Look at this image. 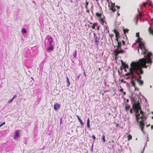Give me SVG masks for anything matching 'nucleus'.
<instances>
[{
	"instance_id": "nucleus-1",
	"label": "nucleus",
	"mask_w": 153,
	"mask_h": 153,
	"mask_svg": "<svg viewBox=\"0 0 153 153\" xmlns=\"http://www.w3.org/2000/svg\"><path fill=\"white\" fill-rule=\"evenodd\" d=\"M151 55V53H148L147 56L146 57L145 56L144 58L140 59L139 61L137 62H132L131 64L129 72L125 74L124 76H131L133 79L137 80L136 78L133 75V70H135L136 73L138 75L143 74V72L142 70V68H146L147 67V65H146V63L151 64L152 63L150 58Z\"/></svg>"
},
{
	"instance_id": "nucleus-2",
	"label": "nucleus",
	"mask_w": 153,
	"mask_h": 153,
	"mask_svg": "<svg viewBox=\"0 0 153 153\" xmlns=\"http://www.w3.org/2000/svg\"><path fill=\"white\" fill-rule=\"evenodd\" d=\"M134 108L136 112V117L137 122H139V124L141 130L143 132L144 121L146 118L144 117L143 112L141 110L139 105L137 104L133 105Z\"/></svg>"
},
{
	"instance_id": "nucleus-3",
	"label": "nucleus",
	"mask_w": 153,
	"mask_h": 153,
	"mask_svg": "<svg viewBox=\"0 0 153 153\" xmlns=\"http://www.w3.org/2000/svg\"><path fill=\"white\" fill-rule=\"evenodd\" d=\"M136 36L138 37V39L136 41V42L138 43V52H140V51L142 52L141 54H143L146 57L148 53L151 52H147V50L146 49L145 47V45L144 42L142 40V39L139 37V33H137Z\"/></svg>"
},
{
	"instance_id": "nucleus-4",
	"label": "nucleus",
	"mask_w": 153,
	"mask_h": 153,
	"mask_svg": "<svg viewBox=\"0 0 153 153\" xmlns=\"http://www.w3.org/2000/svg\"><path fill=\"white\" fill-rule=\"evenodd\" d=\"M117 49L114 51V54L116 56L120 53H123V51L120 48V44L118 41H117Z\"/></svg>"
},
{
	"instance_id": "nucleus-5",
	"label": "nucleus",
	"mask_w": 153,
	"mask_h": 153,
	"mask_svg": "<svg viewBox=\"0 0 153 153\" xmlns=\"http://www.w3.org/2000/svg\"><path fill=\"white\" fill-rule=\"evenodd\" d=\"M108 6L110 9L112 10L113 12H114L115 10L114 8L115 4L112 2L108 3Z\"/></svg>"
},
{
	"instance_id": "nucleus-6",
	"label": "nucleus",
	"mask_w": 153,
	"mask_h": 153,
	"mask_svg": "<svg viewBox=\"0 0 153 153\" xmlns=\"http://www.w3.org/2000/svg\"><path fill=\"white\" fill-rule=\"evenodd\" d=\"M60 105L57 103L55 104L54 105V108L55 111L59 110L60 109Z\"/></svg>"
},
{
	"instance_id": "nucleus-7",
	"label": "nucleus",
	"mask_w": 153,
	"mask_h": 153,
	"mask_svg": "<svg viewBox=\"0 0 153 153\" xmlns=\"http://www.w3.org/2000/svg\"><path fill=\"white\" fill-rule=\"evenodd\" d=\"M20 133L19 130H17L16 131L14 137V139H17L18 138V137Z\"/></svg>"
},
{
	"instance_id": "nucleus-8",
	"label": "nucleus",
	"mask_w": 153,
	"mask_h": 153,
	"mask_svg": "<svg viewBox=\"0 0 153 153\" xmlns=\"http://www.w3.org/2000/svg\"><path fill=\"white\" fill-rule=\"evenodd\" d=\"M104 19L105 17L103 16V17L101 18L100 19V22L102 24L104 25L105 23L106 24V22L104 20Z\"/></svg>"
},
{
	"instance_id": "nucleus-9",
	"label": "nucleus",
	"mask_w": 153,
	"mask_h": 153,
	"mask_svg": "<svg viewBox=\"0 0 153 153\" xmlns=\"http://www.w3.org/2000/svg\"><path fill=\"white\" fill-rule=\"evenodd\" d=\"M140 79L141 77L140 76L138 79H137V80L140 85H142L143 84V82L140 80Z\"/></svg>"
},
{
	"instance_id": "nucleus-10",
	"label": "nucleus",
	"mask_w": 153,
	"mask_h": 153,
	"mask_svg": "<svg viewBox=\"0 0 153 153\" xmlns=\"http://www.w3.org/2000/svg\"><path fill=\"white\" fill-rule=\"evenodd\" d=\"M122 65L125 68H128V65L127 64H126L125 62H122Z\"/></svg>"
},
{
	"instance_id": "nucleus-11",
	"label": "nucleus",
	"mask_w": 153,
	"mask_h": 153,
	"mask_svg": "<svg viewBox=\"0 0 153 153\" xmlns=\"http://www.w3.org/2000/svg\"><path fill=\"white\" fill-rule=\"evenodd\" d=\"M76 117L77 118V119H78L79 122L80 123L81 125H82V126H83V123L82 122V120L79 118V116H78L77 115L76 116Z\"/></svg>"
},
{
	"instance_id": "nucleus-12",
	"label": "nucleus",
	"mask_w": 153,
	"mask_h": 153,
	"mask_svg": "<svg viewBox=\"0 0 153 153\" xmlns=\"http://www.w3.org/2000/svg\"><path fill=\"white\" fill-rule=\"evenodd\" d=\"M53 47L52 45H51L47 49L48 51H50L53 50Z\"/></svg>"
},
{
	"instance_id": "nucleus-13",
	"label": "nucleus",
	"mask_w": 153,
	"mask_h": 153,
	"mask_svg": "<svg viewBox=\"0 0 153 153\" xmlns=\"http://www.w3.org/2000/svg\"><path fill=\"white\" fill-rule=\"evenodd\" d=\"M114 31L115 33L116 37L117 38V36H118V35H119V32L116 30H114Z\"/></svg>"
},
{
	"instance_id": "nucleus-14",
	"label": "nucleus",
	"mask_w": 153,
	"mask_h": 153,
	"mask_svg": "<svg viewBox=\"0 0 153 153\" xmlns=\"http://www.w3.org/2000/svg\"><path fill=\"white\" fill-rule=\"evenodd\" d=\"M87 128H89L90 127V121H89V118H88L87 119Z\"/></svg>"
},
{
	"instance_id": "nucleus-15",
	"label": "nucleus",
	"mask_w": 153,
	"mask_h": 153,
	"mask_svg": "<svg viewBox=\"0 0 153 153\" xmlns=\"http://www.w3.org/2000/svg\"><path fill=\"white\" fill-rule=\"evenodd\" d=\"M66 81L67 83L68 86L69 87L70 85V83L69 80V79L68 77H66Z\"/></svg>"
},
{
	"instance_id": "nucleus-16",
	"label": "nucleus",
	"mask_w": 153,
	"mask_h": 153,
	"mask_svg": "<svg viewBox=\"0 0 153 153\" xmlns=\"http://www.w3.org/2000/svg\"><path fill=\"white\" fill-rule=\"evenodd\" d=\"M130 108V106L129 105H125V109L126 110H128Z\"/></svg>"
},
{
	"instance_id": "nucleus-17",
	"label": "nucleus",
	"mask_w": 153,
	"mask_h": 153,
	"mask_svg": "<svg viewBox=\"0 0 153 153\" xmlns=\"http://www.w3.org/2000/svg\"><path fill=\"white\" fill-rule=\"evenodd\" d=\"M94 38L95 39V41L96 42H97V36H96V34L95 33H94Z\"/></svg>"
},
{
	"instance_id": "nucleus-18",
	"label": "nucleus",
	"mask_w": 153,
	"mask_h": 153,
	"mask_svg": "<svg viewBox=\"0 0 153 153\" xmlns=\"http://www.w3.org/2000/svg\"><path fill=\"white\" fill-rule=\"evenodd\" d=\"M128 140H131L132 138V136L131 135L129 134L128 136Z\"/></svg>"
},
{
	"instance_id": "nucleus-19",
	"label": "nucleus",
	"mask_w": 153,
	"mask_h": 153,
	"mask_svg": "<svg viewBox=\"0 0 153 153\" xmlns=\"http://www.w3.org/2000/svg\"><path fill=\"white\" fill-rule=\"evenodd\" d=\"M149 31L150 33L153 35V30H151L150 27L149 28Z\"/></svg>"
},
{
	"instance_id": "nucleus-20",
	"label": "nucleus",
	"mask_w": 153,
	"mask_h": 153,
	"mask_svg": "<svg viewBox=\"0 0 153 153\" xmlns=\"http://www.w3.org/2000/svg\"><path fill=\"white\" fill-rule=\"evenodd\" d=\"M48 41L49 42V44H51L52 43V39L51 38H49L48 39Z\"/></svg>"
},
{
	"instance_id": "nucleus-21",
	"label": "nucleus",
	"mask_w": 153,
	"mask_h": 153,
	"mask_svg": "<svg viewBox=\"0 0 153 153\" xmlns=\"http://www.w3.org/2000/svg\"><path fill=\"white\" fill-rule=\"evenodd\" d=\"M96 16L98 17H100L102 16L101 14L98 13H96Z\"/></svg>"
},
{
	"instance_id": "nucleus-22",
	"label": "nucleus",
	"mask_w": 153,
	"mask_h": 153,
	"mask_svg": "<svg viewBox=\"0 0 153 153\" xmlns=\"http://www.w3.org/2000/svg\"><path fill=\"white\" fill-rule=\"evenodd\" d=\"M22 32L24 33H26L27 32L26 30V29L25 28H23L22 29Z\"/></svg>"
},
{
	"instance_id": "nucleus-23",
	"label": "nucleus",
	"mask_w": 153,
	"mask_h": 153,
	"mask_svg": "<svg viewBox=\"0 0 153 153\" xmlns=\"http://www.w3.org/2000/svg\"><path fill=\"white\" fill-rule=\"evenodd\" d=\"M102 139L103 140V143H104L105 141V136L104 135H103L102 137Z\"/></svg>"
},
{
	"instance_id": "nucleus-24",
	"label": "nucleus",
	"mask_w": 153,
	"mask_h": 153,
	"mask_svg": "<svg viewBox=\"0 0 153 153\" xmlns=\"http://www.w3.org/2000/svg\"><path fill=\"white\" fill-rule=\"evenodd\" d=\"M128 30L127 29H123V31L125 34H126V33L128 32Z\"/></svg>"
},
{
	"instance_id": "nucleus-25",
	"label": "nucleus",
	"mask_w": 153,
	"mask_h": 153,
	"mask_svg": "<svg viewBox=\"0 0 153 153\" xmlns=\"http://www.w3.org/2000/svg\"><path fill=\"white\" fill-rule=\"evenodd\" d=\"M95 25H96V24L95 23H94L93 25L92 26V28L93 29H94L95 28Z\"/></svg>"
},
{
	"instance_id": "nucleus-26",
	"label": "nucleus",
	"mask_w": 153,
	"mask_h": 153,
	"mask_svg": "<svg viewBox=\"0 0 153 153\" xmlns=\"http://www.w3.org/2000/svg\"><path fill=\"white\" fill-rule=\"evenodd\" d=\"M131 83L132 84V85L133 86H135V84L134 82L133 81H131Z\"/></svg>"
},
{
	"instance_id": "nucleus-27",
	"label": "nucleus",
	"mask_w": 153,
	"mask_h": 153,
	"mask_svg": "<svg viewBox=\"0 0 153 153\" xmlns=\"http://www.w3.org/2000/svg\"><path fill=\"white\" fill-rule=\"evenodd\" d=\"M74 55L75 57H76V51H74Z\"/></svg>"
},
{
	"instance_id": "nucleus-28",
	"label": "nucleus",
	"mask_w": 153,
	"mask_h": 153,
	"mask_svg": "<svg viewBox=\"0 0 153 153\" xmlns=\"http://www.w3.org/2000/svg\"><path fill=\"white\" fill-rule=\"evenodd\" d=\"M5 124V122H4L2 123L0 125V127H1L2 126L4 125Z\"/></svg>"
},
{
	"instance_id": "nucleus-29",
	"label": "nucleus",
	"mask_w": 153,
	"mask_h": 153,
	"mask_svg": "<svg viewBox=\"0 0 153 153\" xmlns=\"http://www.w3.org/2000/svg\"><path fill=\"white\" fill-rule=\"evenodd\" d=\"M13 99L12 98L10 101L8 102V103H10L13 100Z\"/></svg>"
},
{
	"instance_id": "nucleus-30",
	"label": "nucleus",
	"mask_w": 153,
	"mask_h": 153,
	"mask_svg": "<svg viewBox=\"0 0 153 153\" xmlns=\"http://www.w3.org/2000/svg\"><path fill=\"white\" fill-rule=\"evenodd\" d=\"M92 137L93 138V139L94 140H95L96 139V137L94 135H92Z\"/></svg>"
},
{
	"instance_id": "nucleus-31",
	"label": "nucleus",
	"mask_w": 153,
	"mask_h": 153,
	"mask_svg": "<svg viewBox=\"0 0 153 153\" xmlns=\"http://www.w3.org/2000/svg\"><path fill=\"white\" fill-rule=\"evenodd\" d=\"M147 3L144 2L143 3V5L144 6H145Z\"/></svg>"
},
{
	"instance_id": "nucleus-32",
	"label": "nucleus",
	"mask_w": 153,
	"mask_h": 153,
	"mask_svg": "<svg viewBox=\"0 0 153 153\" xmlns=\"http://www.w3.org/2000/svg\"><path fill=\"white\" fill-rule=\"evenodd\" d=\"M16 95H14L13 97L12 98L13 99L14 98H16Z\"/></svg>"
},
{
	"instance_id": "nucleus-33",
	"label": "nucleus",
	"mask_w": 153,
	"mask_h": 153,
	"mask_svg": "<svg viewBox=\"0 0 153 153\" xmlns=\"http://www.w3.org/2000/svg\"><path fill=\"white\" fill-rule=\"evenodd\" d=\"M126 86L127 87H129V85L128 83H127L126 84Z\"/></svg>"
},
{
	"instance_id": "nucleus-34",
	"label": "nucleus",
	"mask_w": 153,
	"mask_h": 153,
	"mask_svg": "<svg viewBox=\"0 0 153 153\" xmlns=\"http://www.w3.org/2000/svg\"><path fill=\"white\" fill-rule=\"evenodd\" d=\"M120 92H123V89H122V88H121L120 90Z\"/></svg>"
},
{
	"instance_id": "nucleus-35",
	"label": "nucleus",
	"mask_w": 153,
	"mask_h": 153,
	"mask_svg": "<svg viewBox=\"0 0 153 153\" xmlns=\"http://www.w3.org/2000/svg\"><path fill=\"white\" fill-rule=\"evenodd\" d=\"M120 81L121 82H123V79H122L121 80H120Z\"/></svg>"
},
{
	"instance_id": "nucleus-36",
	"label": "nucleus",
	"mask_w": 153,
	"mask_h": 153,
	"mask_svg": "<svg viewBox=\"0 0 153 153\" xmlns=\"http://www.w3.org/2000/svg\"><path fill=\"white\" fill-rule=\"evenodd\" d=\"M129 76H127L128 77H127L126 79H128L129 78Z\"/></svg>"
},
{
	"instance_id": "nucleus-37",
	"label": "nucleus",
	"mask_w": 153,
	"mask_h": 153,
	"mask_svg": "<svg viewBox=\"0 0 153 153\" xmlns=\"http://www.w3.org/2000/svg\"><path fill=\"white\" fill-rule=\"evenodd\" d=\"M116 7L118 9H119L120 8V7L119 6H117Z\"/></svg>"
},
{
	"instance_id": "nucleus-38",
	"label": "nucleus",
	"mask_w": 153,
	"mask_h": 153,
	"mask_svg": "<svg viewBox=\"0 0 153 153\" xmlns=\"http://www.w3.org/2000/svg\"><path fill=\"white\" fill-rule=\"evenodd\" d=\"M130 112L131 113H132V110L131 109H130Z\"/></svg>"
},
{
	"instance_id": "nucleus-39",
	"label": "nucleus",
	"mask_w": 153,
	"mask_h": 153,
	"mask_svg": "<svg viewBox=\"0 0 153 153\" xmlns=\"http://www.w3.org/2000/svg\"><path fill=\"white\" fill-rule=\"evenodd\" d=\"M88 2H86V5H88Z\"/></svg>"
},
{
	"instance_id": "nucleus-40",
	"label": "nucleus",
	"mask_w": 153,
	"mask_h": 153,
	"mask_svg": "<svg viewBox=\"0 0 153 153\" xmlns=\"http://www.w3.org/2000/svg\"><path fill=\"white\" fill-rule=\"evenodd\" d=\"M122 42H123V45H125V43L124 41H122Z\"/></svg>"
},
{
	"instance_id": "nucleus-41",
	"label": "nucleus",
	"mask_w": 153,
	"mask_h": 153,
	"mask_svg": "<svg viewBox=\"0 0 153 153\" xmlns=\"http://www.w3.org/2000/svg\"><path fill=\"white\" fill-rule=\"evenodd\" d=\"M105 28L107 30L108 29V27L107 26H106Z\"/></svg>"
},
{
	"instance_id": "nucleus-42",
	"label": "nucleus",
	"mask_w": 153,
	"mask_h": 153,
	"mask_svg": "<svg viewBox=\"0 0 153 153\" xmlns=\"http://www.w3.org/2000/svg\"><path fill=\"white\" fill-rule=\"evenodd\" d=\"M135 90H138V88H135Z\"/></svg>"
},
{
	"instance_id": "nucleus-43",
	"label": "nucleus",
	"mask_w": 153,
	"mask_h": 153,
	"mask_svg": "<svg viewBox=\"0 0 153 153\" xmlns=\"http://www.w3.org/2000/svg\"><path fill=\"white\" fill-rule=\"evenodd\" d=\"M151 128L152 129H153V126H151Z\"/></svg>"
},
{
	"instance_id": "nucleus-44",
	"label": "nucleus",
	"mask_w": 153,
	"mask_h": 153,
	"mask_svg": "<svg viewBox=\"0 0 153 153\" xmlns=\"http://www.w3.org/2000/svg\"><path fill=\"white\" fill-rule=\"evenodd\" d=\"M87 6H88V5H86V6H85V7L86 9H87Z\"/></svg>"
},
{
	"instance_id": "nucleus-45",
	"label": "nucleus",
	"mask_w": 153,
	"mask_h": 153,
	"mask_svg": "<svg viewBox=\"0 0 153 153\" xmlns=\"http://www.w3.org/2000/svg\"><path fill=\"white\" fill-rule=\"evenodd\" d=\"M87 9V12H89V10L88 9Z\"/></svg>"
},
{
	"instance_id": "nucleus-46",
	"label": "nucleus",
	"mask_w": 153,
	"mask_h": 153,
	"mask_svg": "<svg viewBox=\"0 0 153 153\" xmlns=\"http://www.w3.org/2000/svg\"><path fill=\"white\" fill-rule=\"evenodd\" d=\"M123 94H124V95H125L126 94V93L125 92H123Z\"/></svg>"
},
{
	"instance_id": "nucleus-47",
	"label": "nucleus",
	"mask_w": 153,
	"mask_h": 153,
	"mask_svg": "<svg viewBox=\"0 0 153 153\" xmlns=\"http://www.w3.org/2000/svg\"><path fill=\"white\" fill-rule=\"evenodd\" d=\"M126 101H127V102H128V99H127L126 100Z\"/></svg>"
},
{
	"instance_id": "nucleus-48",
	"label": "nucleus",
	"mask_w": 153,
	"mask_h": 153,
	"mask_svg": "<svg viewBox=\"0 0 153 153\" xmlns=\"http://www.w3.org/2000/svg\"><path fill=\"white\" fill-rule=\"evenodd\" d=\"M123 82L124 83H126V82L125 81H123Z\"/></svg>"
},
{
	"instance_id": "nucleus-49",
	"label": "nucleus",
	"mask_w": 153,
	"mask_h": 153,
	"mask_svg": "<svg viewBox=\"0 0 153 153\" xmlns=\"http://www.w3.org/2000/svg\"><path fill=\"white\" fill-rule=\"evenodd\" d=\"M125 71H127V70H126V69H125Z\"/></svg>"
},
{
	"instance_id": "nucleus-50",
	"label": "nucleus",
	"mask_w": 153,
	"mask_h": 153,
	"mask_svg": "<svg viewBox=\"0 0 153 153\" xmlns=\"http://www.w3.org/2000/svg\"><path fill=\"white\" fill-rule=\"evenodd\" d=\"M117 14H118V16H119L120 14L118 13H117Z\"/></svg>"
},
{
	"instance_id": "nucleus-51",
	"label": "nucleus",
	"mask_w": 153,
	"mask_h": 153,
	"mask_svg": "<svg viewBox=\"0 0 153 153\" xmlns=\"http://www.w3.org/2000/svg\"><path fill=\"white\" fill-rule=\"evenodd\" d=\"M99 27H98L97 28V30H99Z\"/></svg>"
},
{
	"instance_id": "nucleus-52",
	"label": "nucleus",
	"mask_w": 153,
	"mask_h": 153,
	"mask_svg": "<svg viewBox=\"0 0 153 153\" xmlns=\"http://www.w3.org/2000/svg\"><path fill=\"white\" fill-rule=\"evenodd\" d=\"M149 126H149H148V125H147V127H148V126Z\"/></svg>"
},
{
	"instance_id": "nucleus-53",
	"label": "nucleus",
	"mask_w": 153,
	"mask_h": 153,
	"mask_svg": "<svg viewBox=\"0 0 153 153\" xmlns=\"http://www.w3.org/2000/svg\"><path fill=\"white\" fill-rule=\"evenodd\" d=\"M152 119H153V116L152 117Z\"/></svg>"
},
{
	"instance_id": "nucleus-54",
	"label": "nucleus",
	"mask_w": 153,
	"mask_h": 153,
	"mask_svg": "<svg viewBox=\"0 0 153 153\" xmlns=\"http://www.w3.org/2000/svg\"><path fill=\"white\" fill-rule=\"evenodd\" d=\"M152 113L153 114V112H152Z\"/></svg>"
},
{
	"instance_id": "nucleus-55",
	"label": "nucleus",
	"mask_w": 153,
	"mask_h": 153,
	"mask_svg": "<svg viewBox=\"0 0 153 153\" xmlns=\"http://www.w3.org/2000/svg\"><path fill=\"white\" fill-rule=\"evenodd\" d=\"M142 153H143V152H142Z\"/></svg>"
}]
</instances>
